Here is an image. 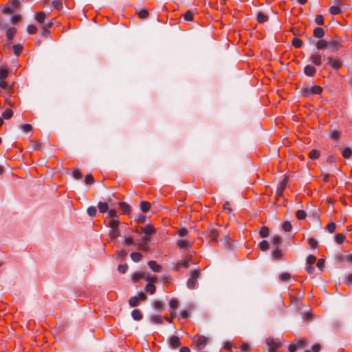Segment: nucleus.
<instances>
[{
	"instance_id": "nucleus-1",
	"label": "nucleus",
	"mask_w": 352,
	"mask_h": 352,
	"mask_svg": "<svg viewBox=\"0 0 352 352\" xmlns=\"http://www.w3.org/2000/svg\"><path fill=\"white\" fill-rule=\"evenodd\" d=\"M322 89L321 87L318 85H314L312 87H303L301 89V94L305 97H310L314 94H321Z\"/></svg>"
},
{
	"instance_id": "nucleus-2",
	"label": "nucleus",
	"mask_w": 352,
	"mask_h": 352,
	"mask_svg": "<svg viewBox=\"0 0 352 352\" xmlns=\"http://www.w3.org/2000/svg\"><path fill=\"white\" fill-rule=\"evenodd\" d=\"M19 7V2L16 0L11 1L8 4L6 5L3 8V12L10 14L16 10Z\"/></svg>"
},
{
	"instance_id": "nucleus-3",
	"label": "nucleus",
	"mask_w": 352,
	"mask_h": 352,
	"mask_svg": "<svg viewBox=\"0 0 352 352\" xmlns=\"http://www.w3.org/2000/svg\"><path fill=\"white\" fill-rule=\"evenodd\" d=\"M199 276V272L198 270H193L191 272L190 278L188 280L187 285L190 289H192L195 287L197 279Z\"/></svg>"
},
{
	"instance_id": "nucleus-4",
	"label": "nucleus",
	"mask_w": 352,
	"mask_h": 352,
	"mask_svg": "<svg viewBox=\"0 0 352 352\" xmlns=\"http://www.w3.org/2000/svg\"><path fill=\"white\" fill-rule=\"evenodd\" d=\"M193 341L197 344L199 349H202L206 346L208 342V338L204 336H195L193 338Z\"/></svg>"
},
{
	"instance_id": "nucleus-5",
	"label": "nucleus",
	"mask_w": 352,
	"mask_h": 352,
	"mask_svg": "<svg viewBox=\"0 0 352 352\" xmlns=\"http://www.w3.org/2000/svg\"><path fill=\"white\" fill-rule=\"evenodd\" d=\"M266 344L269 346V352H276L278 348L280 346L279 342L274 341L272 338H267Z\"/></svg>"
},
{
	"instance_id": "nucleus-6",
	"label": "nucleus",
	"mask_w": 352,
	"mask_h": 352,
	"mask_svg": "<svg viewBox=\"0 0 352 352\" xmlns=\"http://www.w3.org/2000/svg\"><path fill=\"white\" fill-rule=\"evenodd\" d=\"M328 47L331 52H336L341 48L342 45L339 41L331 40L328 42Z\"/></svg>"
},
{
	"instance_id": "nucleus-7",
	"label": "nucleus",
	"mask_w": 352,
	"mask_h": 352,
	"mask_svg": "<svg viewBox=\"0 0 352 352\" xmlns=\"http://www.w3.org/2000/svg\"><path fill=\"white\" fill-rule=\"evenodd\" d=\"M148 242H149L148 237H146V236L142 237L141 239V242L137 245L138 248L142 251H147L148 249Z\"/></svg>"
},
{
	"instance_id": "nucleus-8",
	"label": "nucleus",
	"mask_w": 352,
	"mask_h": 352,
	"mask_svg": "<svg viewBox=\"0 0 352 352\" xmlns=\"http://www.w3.org/2000/svg\"><path fill=\"white\" fill-rule=\"evenodd\" d=\"M287 179L286 177H285L282 181L279 183L278 186L276 190V195L278 196H282L283 191L287 186Z\"/></svg>"
},
{
	"instance_id": "nucleus-9",
	"label": "nucleus",
	"mask_w": 352,
	"mask_h": 352,
	"mask_svg": "<svg viewBox=\"0 0 352 352\" xmlns=\"http://www.w3.org/2000/svg\"><path fill=\"white\" fill-rule=\"evenodd\" d=\"M327 60H328V63L333 69H338L340 67H341V66H342L341 62L340 60H338L334 59L333 57L329 56V57L327 58Z\"/></svg>"
},
{
	"instance_id": "nucleus-10",
	"label": "nucleus",
	"mask_w": 352,
	"mask_h": 352,
	"mask_svg": "<svg viewBox=\"0 0 352 352\" xmlns=\"http://www.w3.org/2000/svg\"><path fill=\"white\" fill-rule=\"evenodd\" d=\"M310 60L316 65H320L322 63V56L319 53H314L310 57Z\"/></svg>"
},
{
	"instance_id": "nucleus-11",
	"label": "nucleus",
	"mask_w": 352,
	"mask_h": 352,
	"mask_svg": "<svg viewBox=\"0 0 352 352\" xmlns=\"http://www.w3.org/2000/svg\"><path fill=\"white\" fill-rule=\"evenodd\" d=\"M218 235H219V232L215 229L212 228V229H209L207 231V236L212 241H216L218 237Z\"/></svg>"
},
{
	"instance_id": "nucleus-12",
	"label": "nucleus",
	"mask_w": 352,
	"mask_h": 352,
	"mask_svg": "<svg viewBox=\"0 0 352 352\" xmlns=\"http://www.w3.org/2000/svg\"><path fill=\"white\" fill-rule=\"evenodd\" d=\"M177 245L182 249H190L191 248V243L189 241L183 239L178 240L177 241Z\"/></svg>"
},
{
	"instance_id": "nucleus-13",
	"label": "nucleus",
	"mask_w": 352,
	"mask_h": 352,
	"mask_svg": "<svg viewBox=\"0 0 352 352\" xmlns=\"http://www.w3.org/2000/svg\"><path fill=\"white\" fill-rule=\"evenodd\" d=\"M169 343L173 348H177L180 345L179 338L177 336H173L170 338Z\"/></svg>"
},
{
	"instance_id": "nucleus-14",
	"label": "nucleus",
	"mask_w": 352,
	"mask_h": 352,
	"mask_svg": "<svg viewBox=\"0 0 352 352\" xmlns=\"http://www.w3.org/2000/svg\"><path fill=\"white\" fill-rule=\"evenodd\" d=\"M305 74L308 76H313L316 73V69L311 65H307L304 69Z\"/></svg>"
},
{
	"instance_id": "nucleus-15",
	"label": "nucleus",
	"mask_w": 352,
	"mask_h": 352,
	"mask_svg": "<svg viewBox=\"0 0 352 352\" xmlns=\"http://www.w3.org/2000/svg\"><path fill=\"white\" fill-rule=\"evenodd\" d=\"M142 231L147 235H151L155 233V230L151 225L148 224L142 228Z\"/></svg>"
},
{
	"instance_id": "nucleus-16",
	"label": "nucleus",
	"mask_w": 352,
	"mask_h": 352,
	"mask_svg": "<svg viewBox=\"0 0 352 352\" xmlns=\"http://www.w3.org/2000/svg\"><path fill=\"white\" fill-rule=\"evenodd\" d=\"M190 261V258L179 261V263H177L175 269L177 270H179L181 267L188 268L189 267Z\"/></svg>"
},
{
	"instance_id": "nucleus-17",
	"label": "nucleus",
	"mask_w": 352,
	"mask_h": 352,
	"mask_svg": "<svg viewBox=\"0 0 352 352\" xmlns=\"http://www.w3.org/2000/svg\"><path fill=\"white\" fill-rule=\"evenodd\" d=\"M46 17L47 16L43 12H37L35 16L36 20L41 24L44 23Z\"/></svg>"
},
{
	"instance_id": "nucleus-18",
	"label": "nucleus",
	"mask_w": 352,
	"mask_h": 352,
	"mask_svg": "<svg viewBox=\"0 0 352 352\" xmlns=\"http://www.w3.org/2000/svg\"><path fill=\"white\" fill-rule=\"evenodd\" d=\"M148 265L149 267L153 271V272H159L161 270V266L158 265L155 261H151L148 263Z\"/></svg>"
},
{
	"instance_id": "nucleus-19",
	"label": "nucleus",
	"mask_w": 352,
	"mask_h": 352,
	"mask_svg": "<svg viewBox=\"0 0 352 352\" xmlns=\"http://www.w3.org/2000/svg\"><path fill=\"white\" fill-rule=\"evenodd\" d=\"M314 36L316 38H322L324 36V31L321 28H316L314 30Z\"/></svg>"
},
{
	"instance_id": "nucleus-20",
	"label": "nucleus",
	"mask_w": 352,
	"mask_h": 352,
	"mask_svg": "<svg viewBox=\"0 0 352 352\" xmlns=\"http://www.w3.org/2000/svg\"><path fill=\"white\" fill-rule=\"evenodd\" d=\"M119 208L124 213L128 214L130 212V206L125 202H120L118 204Z\"/></svg>"
},
{
	"instance_id": "nucleus-21",
	"label": "nucleus",
	"mask_w": 352,
	"mask_h": 352,
	"mask_svg": "<svg viewBox=\"0 0 352 352\" xmlns=\"http://www.w3.org/2000/svg\"><path fill=\"white\" fill-rule=\"evenodd\" d=\"M16 32L15 28H10L6 30V36L8 39L11 40L14 38Z\"/></svg>"
},
{
	"instance_id": "nucleus-22",
	"label": "nucleus",
	"mask_w": 352,
	"mask_h": 352,
	"mask_svg": "<svg viewBox=\"0 0 352 352\" xmlns=\"http://www.w3.org/2000/svg\"><path fill=\"white\" fill-rule=\"evenodd\" d=\"M140 208L143 212H146L150 210L151 204L148 201H143L140 203Z\"/></svg>"
},
{
	"instance_id": "nucleus-23",
	"label": "nucleus",
	"mask_w": 352,
	"mask_h": 352,
	"mask_svg": "<svg viewBox=\"0 0 352 352\" xmlns=\"http://www.w3.org/2000/svg\"><path fill=\"white\" fill-rule=\"evenodd\" d=\"M328 42L329 41H325L324 39L319 40L316 43V47L318 50H321V49H324L325 47H328Z\"/></svg>"
},
{
	"instance_id": "nucleus-24",
	"label": "nucleus",
	"mask_w": 352,
	"mask_h": 352,
	"mask_svg": "<svg viewBox=\"0 0 352 352\" xmlns=\"http://www.w3.org/2000/svg\"><path fill=\"white\" fill-rule=\"evenodd\" d=\"M120 235V231L118 228L111 229L109 232V237L111 239H116Z\"/></svg>"
},
{
	"instance_id": "nucleus-25",
	"label": "nucleus",
	"mask_w": 352,
	"mask_h": 352,
	"mask_svg": "<svg viewBox=\"0 0 352 352\" xmlns=\"http://www.w3.org/2000/svg\"><path fill=\"white\" fill-rule=\"evenodd\" d=\"M131 258L134 262H138L142 259V255L140 252H133L131 254Z\"/></svg>"
},
{
	"instance_id": "nucleus-26",
	"label": "nucleus",
	"mask_w": 352,
	"mask_h": 352,
	"mask_svg": "<svg viewBox=\"0 0 352 352\" xmlns=\"http://www.w3.org/2000/svg\"><path fill=\"white\" fill-rule=\"evenodd\" d=\"M131 316L135 320H140L142 317L141 312L138 309H134L131 313Z\"/></svg>"
},
{
	"instance_id": "nucleus-27",
	"label": "nucleus",
	"mask_w": 352,
	"mask_h": 352,
	"mask_svg": "<svg viewBox=\"0 0 352 352\" xmlns=\"http://www.w3.org/2000/svg\"><path fill=\"white\" fill-rule=\"evenodd\" d=\"M98 206L100 212H106L109 208L108 204L105 202H99Z\"/></svg>"
},
{
	"instance_id": "nucleus-28",
	"label": "nucleus",
	"mask_w": 352,
	"mask_h": 352,
	"mask_svg": "<svg viewBox=\"0 0 352 352\" xmlns=\"http://www.w3.org/2000/svg\"><path fill=\"white\" fill-rule=\"evenodd\" d=\"M256 18L259 23H264L268 20V16L262 12H258Z\"/></svg>"
},
{
	"instance_id": "nucleus-29",
	"label": "nucleus",
	"mask_w": 352,
	"mask_h": 352,
	"mask_svg": "<svg viewBox=\"0 0 352 352\" xmlns=\"http://www.w3.org/2000/svg\"><path fill=\"white\" fill-rule=\"evenodd\" d=\"M329 12L332 15H336V14H340L342 12V10L339 6H331L329 8Z\"/></svg>"
},
{
	"instance_id": "nucleus-30",
	"label": "nucleus",
	"mask_w": 352,
	"mask_h": 352,
	"mask_svg": "<svg viewBox=\"0 0 352 352\" xmlns=\"http://www.w3.org/2000/svg\"><path fill=\"white\" fill-rule=\"evenodd\" d=\"M144 278H145V276H144V273H143V272L135 273L131 276V278H132L133 281H134V282H137V281H138L139 279Z\"/></svg>"
},
{
	"instance_id": "nucleus-31",
	"label": "nucleus",
	"mask_w": 352,
	"mask_h": 352,
	"mask_svg": "<svg viewBox=\"0 0 352 352\" xmlns=\"http://www.w3.org/2000/svg\"><path fill=\"white\" fill-rule=\"evenodd\" d=\"M8 69L0 67V80H4L8 76Z\"/></svg>"
},
{
	"instance_id": "nucleus-32",
	"label": "nucleus",
	"mask_w": 352,
	"mask_h": 352,
	"mask_svg": "<svg viewBox=\"0 0 352 352\" xmlns=\"http://www.w3.org/2000/svg\"><path fill=\"white\" fill-rule=\"evenodd\" d=\"M309 156L311 160H316L320 156V152L316 149L312 150L310 151Z\"/></svg>"
},
{
	"instance_id": "nucleus-33",
	"label": "nucleus",
	"mask_w": 352,
	"mask_h": 352,
	"mask_svg": "<svg viewBox=\"0 0 352 352\" xmlns=\"http://www.w3.org/2000/svg\"><path fill=\"white\" fill-rule=\"evenodd\" d=\"M269 229L265 226H263L260 230V235L261 237L265 238L269 235Z\"/></svg>"
},
{
	"instance_id": "nucleus-34",
	"label": "nucleus",
	"mask_w": 352,
	"mask_h": 352,
	"mask_svg": "<svg viewBox=\"0 0 352 352\" xmlns=\"http://www.w3.org/2000/svg\"><path fill=\"white\" fill-rule=\"evenodd\" d=\"M296 216L298 219L302 220L306 217L307 214L304 210H299L296 212Z\"/></svg>"
},
{
	"instance_id": "nucleus-35",
	"label": "nucleus",
	"mask_w": 352,
	"mask_h": 352,
	"mask_svg": "<svg viewBox=\"0 0 352 352\" xmlns=\"http://www.w3.org/2000/svg\"><path fill=\"white\" fill-rule=\"evenodd\" d=\"M184 19L187 21H191L193 19V14L190 10L187 11L183 14Z\"/></svg>"
},
{
	"instance_id": "nucleus-36",
	"label": "nucleus",
	"mask_w": 352,
	"mask_h": 352,
	"mask_svg": "<svg viewBox=\"0 0 352 352\" xmlns=\"http://www.w3.org/2000/svg\"><path fill=\"white\" fill-rule=\"evenodd\" d=\"M145 290L151 294H153L155 292V287L153 283H148L146 285Z\"/></svg>"
},
{
	"instance_id": "nucleus-37",
	"label": "nucleus",
	"mask_w": 352,
	"mask_h": 352,
	"mask_svg": "<svg viewBox=\"0 0 352 352\" xmlns=\"http://www.w3.org/2000/svg\"><path fill=\"white\" fill-rule=\"evenodd\" d=\"M139 298L137 296L131 297L129 299V303L131 307H136L138 305Z\"/></svg>"
},
{
	"instance_id": "nucleus-38",
	"label": "nucleus",
	"mask_w": 352,
	"mask_h": 352,
	"mask_svg": "<svg viewBox=\"0 0 352 352\" xmlns=\"http://www.w3.org/2000/svg\"><path fill=\"white\" fill-rule=\"evenodd\" d=\"M13 50H14V54L16 56H19L23 50V46L20 44L14 45L13 46Z\"/></svg>"
},
{
	"instance_id": "nucleus-39",
	"label": "nucleus",
	"mask_w": 352,
	"mask_h": 352,
	"mask_svg": "<svg viewBox=\"0 0 352 352\" xmlns=\"http://www.w3.org/2000/svg\"><path fill=\"white\" fill-rule=\"evenodd\" d=\"M335 240L337 243L341 244L345 240V236L342 234H338L335 236Z\"/></svg>"
},
{
	"instance_id": "nucleus-40",
	"label": "nucleus",
	"mask_w": 352,
	"mask_h": 352,
	"mask_svg": "<svg viewBox=\"0 0 352 352\" xmlns=\"http://www.w3.org/2000/svg\"><path fill=\"white\" fill-rule=\"evenodd\" d=\"M282 228L285 232H289L292 228V226L290 222L285 221L282 225Z\"/></svg>"
},
{
	"instance_id": "nucleus-41",
	"label": "nucleus",
	"mask_w": 352,
	"mask_h": 352,
	"mask_svg": "<svg viewBox=\"0 0 352 352\" xmlns=\"http://www.w3.org/2000/svg\"><path fill=\"white\" fill-rule=\"evenodd\" d=\"M259 248L261 250L265 251L269 248V243L267 241L263 240L259 243Z\"/></svg>"
},
{
	"instance_id": "nucleus-42",
	"label": "nucleus",
	"mask_w": 352,
	"mask_h": 352,
	"mask_svg": "<svg viewBox=\"0 0 352 352\" xmlns=\"http://www.w3.org/2000/svg\"><path fill=\"white\" fill-rule=\"evenodd\" d=\"M352 155V150L350 148H346L342 151V155L344 158H349Z\"/></svg>"
},
{
	"instance_id": "nucleus-43",
	"label": "nucleus",
	"mask_w": 352,
	"mask_h": 352,
	"mask_svg": "<svg viewBox=\"0 0 352 352\" xmlns=\"http://www.w3.org/2000/svg\"><path fill=\"white\" fill-rule=\"evenodd\" d=\"M291 278V275L290 274L287 273V272H284V273H282L280 275V279L283 281V282H285V281H287L290 279Z\"/></svg>"
},
{
	"instance_id": "nucleus-44",
	"label": "nucleus",
	"mask_w": 352,
	"mask_h": 352,
	"mask_svg": "<svg viewBox=\"0 0 352 352\" xmlns=\"http://www.w3.org/2000/svg\"><path fill=\"white\" fill-rule=\"evenodd\" d=\"M153 307H154L155 309L158 310L159 311H162V310H163V309H164V307H163L162 303L160 301H158V300L155 301V302H153Z\"/></svg>"
},
{
	"instance_id": "nucleus-45",
	"label": "nucleus",
	"mask_w": 352,
	"mask_h": 352,
	"mask_svg": "<svg viewBox=\"0 0 352 352\" xmlns=\"http://www.w3.org/2000/svg\"><path fill=\"white\" fill-rule=\"evenodd\" d=\"M52 5H53L54 8L57 9V10H60L63 8V3L59 0L53 1Z\"/></svg>"
},
{
	"instance_id": "nucleus-46",
	"label": "nucleus",
	"mask_w": 352,
	"mask_h": 352,
	"mask_svg": "<svg viewBox=\"0 0 352 352\" xmlns=\"http://www.w3.org/2000/svg\"><path fill=\"white\" fill-rule=\"evenodd\" d=\"M12 116H13V112L10 109H6L3 113V118L5 119H9V118H12Z\"/></svg>"
},
{
	"instance_id": "nucleus-47",
	"label": "nucleus",
	"mask_w": 352,
	"mask_h": 352,
	"mask_svg": "<svg viewBox=\"0 0 352 352\" xmlns=\"http://www.w3.org/2000/svg\"><path fill=\"white\" fill-rule=\"evenodd\" d=\"M138 15L141 19H145L148 16V12L146 10H141L138 12Z\"/></svg>"
},
{
	"instance_id": "nucleus-48",
	"label": "nucleus",
	"mask_w": 352,
	"mask_h": 352,
	"mask_svg": "<svg viewBox=\"0 0 352 352\" xmlns=\"http://www.w3.org/2000/svg\"><path fill=\"white\" fill-rule=\"evenodd\" d=\"M119 221L117 218L112 219L109 223V226L111 229L118 228Z\"/></svg>"
},
{
	"instance_id": "nucleus-49",
	"label": "nucleus",
	"mask_w": 352,
	"mask_h": 352,
	"mask_svg": "<svg viewBox=\"0 0 352 352\" xmlns=\"http://www.w3.org/2000/svg\"><path fill=\"white\" fill-rule=\"evenodd\" d=\"M151 320L154 324H159L162 322V320L159 316H152Z\"/></svg>"
},
{
	"instance_id": "nucleus-50",
	"label": "nucleus",
	"mask_w": 352,
	"mask_h": 352,
	"mask_svg": "<svg viewBox=\"0 0 352 352\" xmlns=\"http://www.w3.org/2000/svg\"><path fill=\"white\" fill-rule=\"evenodd\" d=\"M308 241L311 248L315 249L318 247V241L316 239L310 238Z\"/></svg>"
},
{
	"instance_id": "nucleus-51",
	"label": "nucleus",
	"mask_w": 352,
	"mask_h": 352,
	"mask_svg": "<svg viewBox=\"0 0 352 352\" xmlns=\"http://www.w3.org/2000/svg\"><path fill=\"white\" fill-rule=\"evenodd\" d=\"M96 208L94 206H91L89 208H87V213L89 214V216L91 217H94L96 216Z\"/></svg>"
},
{
	"instance_id": "nucleus-52",
	"label": "nucleus",
	"mask_w": 352,
	"mask_h": 352,
	"mask_svg": "<svg viewBox=\"0 0 352 352\" xmlns=\"http://www.w3.org/2000/svg\"><path fill=\"white\" fill-rule=\"evenodd\" d=\"M336 228V223L333 222L329 223L327 226V230L330 232L332 233L335 231Z\"/></svg>"
},
{
	"instance_id": "nucleus-53",
	"label": "nucleus",
	"mask_w": 352,
	"mask_h": 352,
	"mask_svg": "<svg viewBox=\"0 0 352 352\" xmlns=\"http://www.w3.org/2000/svg\"><path fill=\"white\" fill-rule=\"evenodd\" d=\"M27 31L29 34H34L37 31V28L34 25H29L27 28Z\"/></svg>"
},
{
	"instance_id": "nucleus-54",
	"label": "nucleus",
	"mask_w": 352,
	"mask_h": 352,
	"mask_svg": "<svg viewBox=\"0 0 352 352\" xmlns=\"http://www.w3.org/2000/svg\"><path fill=\"white\" fill-rule=\"evenodd\" d=\"M292 44L296 47H301L302 45V42L300 39L294 38L293 39Z\"/></svg>"
},
{
	"instance_id": "nucleus-55",
	"label": "nucleus",
	"mask_w": 352,
	"mask_h": 352,
	"mask_svg": "<svg viewBox=\"0 0 352 352\" xmlns=\"http://www.w3.org/2000/svg\"><path fill=\"white\" fill-rule=\"evenodd\" d=\"M340 132L338 131H333L330 133V137L333 140H338L340 138Z\"/></svg>"
},
{
	"instance_id": "nucleus-56",
	"label": "nucleus",
	"mask_w": 352,
	"mask_h": 352,
	"mask_svg": "<svg viewBox=\"0 0 352 352\" xmlns=\"http://www.w3.org/2000/svg\"><path fill=\"white\" fill-rule=\"evenodd\" d=\"M170 308L175 309L178 306V300L176 298H173L169 302Z\"/></svg>"
},
{
	"instance_id": "nucleus-57",
	"label": "nucleus",
	"mask_w": 352,
	"mask_h": 352,
	"mask_svg": "<svg viewBox=\"0 0 352 352\" xmlns=\"http://www.w3.org/2000/svg\"><path fill=\"white\" fill-rule=\"evenodd\" d=\"M316 261V256L309 255L307 258V263L308 265H313Z\"/></svg>"
},
{
	"instance_id": "nucleus-58",
	"label": "nucleus",
	"mask_w": 352,
	"mask_h": 352,
	"mask_svg": "<svg viewBox=\"0 0 352 352\" xmlns=\"http://www.w3.org/2000/svg\"><path fill=\"white\" fill-rule=\"evenodd\" d=\"M315 21L318 25H323L324 19H323L322 15H321V14L317 15L315 19Z\"/></svg>"
},
{
	"instance_id": "nucleus-59",
	"label": "nucleus",
	"mask_w": 352,
	"mask_h": 352,
	"mask_svg": "<svg viewBox=\"0 0 352 352\" xmlns=\"http://www.w3.org/2000/svg\"><path fill=\"white\" fill-rule=\"evenodd\" d=\"M272 243L274 245H276L280 244V242H281L280 236H273L272 239Z\"/></svg>"
},
{
	"instance_id": "nucleus-60",
	"label": "nucleus",
	"mask_w": 352,
	"mask_h": 352,
	"mask_svg": "<svg viewBox=\"0 0 352 352\" xmlns=\"http://www.w3.org/2000/svg\"><path fill=\"white\" fill-rule=\"evenodd\" d=\"M127 269H128V266L126 264L120 265L118 267V270L119 271V272H120L122 274L125 273L126 272Z\"/></svg>"
},
{
	"instance_id": "nucleus-61",
	"label": "nucleus",
	"mask_w": 352,
	"mask_h": 352,
	"mask_svg": "<svg viewBox=\"0 0 352 352\" xmlns=\"http://www.w3.org/2000/svg\"><path fill=\"white\" fill-rule=\"evenodd\" d=\"M32 129V126L29 124H24L21 126V129L26 133L30 131Z\"/></svg>"
},
{
	"instance_id": "nucleus-62",
	"label": "nucleus",
	"mask_w": 352,
	"mask_h": 352,
	"mask_svg": "<svg viewBox=\"0 0 352 352\" xmlns=\"http://www.w3.org/2000/svg\"><path fill=\"white\" fill-rule=\"evenodd\" d=\"M306 343L307 342L305 340L301 339L296 342V345L297 346L298 348H302L304 346L306 345Z\"/></svg>"
},
{
	"instance_id": "nucleus-63",
	"label": "nucleus",
	"mask_w": 352,
	"mask_h": 352,
	"mask_svg": "<svg viewBox=\"0 0 352 352\" xmlns=\"http://www.w3.org/2000/svg\"><path fill=\"white\" fill-rule=\"evenodd\" d=\"M324 258H320L318 260L317 263V267L322 271L324 267Z\"/></svg>"
},
{
	"instance_id": "nucleus-64",
	"label": "nucleus",
	"mask_w": 352,
	"mask_h": 352,
	"mask_svg": "<svg viewBox=\"0 0 352 352\" xmlns=\"http://www.w3.org/2000/svg\"><path fill=\"white\" fill-rule=\"evenodd\" d=\"M94 177H93V176L89 174V175H86V177H85V183L87 184H92V183H94Z\"/></svg>"
}]
</instances>
